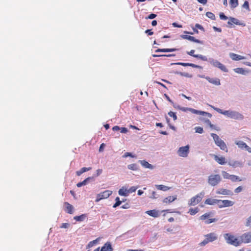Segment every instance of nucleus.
<instances>
[{"label":"nucleus","instance_id":"nucleus-1","mask_svg":"<svg viewBox=\"0 0 251 251\" xmlns=\"http://www.w3.org/2000/svg\"><path fill=\"white\" fill-rule=\"evenodd\" d=\"M224 237L227 244L235 247L240 246L239 239L234 235L229 233H226L224 235Z\"/></svg>","mask_w":251,"mask_h":251},{"label":"nucleus","instance_id":"nucleus-2","mask_svg":"<svg viewBox=\"0 0 251 251\" xmlns=\"http://www.w3.org/2000/svg\"><path fill=\"white\" fill-rule=\"evenodd\" d=\"M211 136L213 137L216 145L219 146L221 150L226 152L227 151V148L225 143L216 134L211 133Z\"/></svg>","mask_w":251,"mask_h":251},{"label":"nucleus","instance_id":"nucleus-3","mask_svg":"<svg viewBox=\"0 0 251 251\" xmlns=\"http://www.w3.org/2000/svg\"><path fill=\"white\" fill-rule=\"evenodd\" d=\"M204 237V240L199 244L201 246H204L208 243L212 242L217 239V236L216 234L214 232L205 235Z\"/></svg>","mask_w":251,"mask_h":251},{"label":"nucleus","instance_id":"nucleus-4","mask_svg":"<svg viewBox=\"0 0 251 251\" xmlns=\"http://www.w3.org/2000/svg\"><path fill=\"white\" fill-rule=\"evenodd\" d=\"M204 192L202 191L194 197L191 198L188 204L190 206H195L201 202L204 196Z\"/></svg>","mask_w":251,"mask_h":251},{"label":"nucleus","instance_id":"nucleus-5","mask_svg":"<svg viewBox=\"0 0 251 251\" xmlns=\"http://www.w3.org/2000/svg\"><path fill=\"white\" fill-rule=\"evenodd\" d=\"M221 180V176L219 175H211L208 177V182L213 186L217 185Z\"/></svg>","mask_w":251,"mask_h":251},{"label":"nucleus","instance_id":"nucleus-6","mask_svg":"<svg viewBox=\"0 0 251 251\" xmlns=\"http://www.w3.org/2000/svg\"><path fill=\"white\" fill-rule=\"evenodd\" d=\"M240 245L242 244H248L251 242V232H247L242 234L239 238Z\"/></svg>","mask_w":251,"mask_h":251},{"label":"nucleus","instance_id":"nucleus-7","mask_svg":"<svg viewBox=\"0 0 251 251\" xmlns=\"http://www.w3.org/2000/svg\"><path fill=\"white\" fill-rule=\"evenodd\" d=\"M210 216V213H206L204 214L203 215H201L200 219L201 220L204 221V223L206 224H209L210 223L215 222L217 221L218 219L216 218H211L209 219V218Z\"/></svg>","mask_w":251,"mask_h":251},{"label":"nucleus","instance_id":"nucleus-8","mask_svg":"<svg viewBox=\"0 0 251 251\" xmlns=\"http://www.w3.org/2000/svg\"><path fill=\"white\" fill-rule=\"evenodd\" d=\"M189 152V146L187 145L184 147L179 148L177 151L179 156L183 157H186Z\"/></svg>","mask_w":251,"mask_h":251},{"label":"nucleus","instance_id":"nucleus-9","mask_svg":"<svg viewBox=\"0 0 251 251\" xmlns=\"http://www.w3.org/2000/svg\"><path fill=\"white\" fill-rule=\"evenodd\" d=\"M112 193V192L110 190H105L103 192L99 194L97 197V201H98L102 199H106L108 198Z\"/></svg>","mask_w":251,"mask_h":251},{"label":"nucleus","instance_id":"nucleus-10","mask_svg":"<svg viewBox=\"0 0 251 251\" xmlns=\"http://www.w3.org/2000/svg\"><path fill=\"white\" fill-rule=\"evenodd\" d=\"M180 37L182 38V39H186V40H188L190 41H192V42H195V43H199V44H203L202 42L200 40H198V39H196L193 36H190V35H180Z\"/></svg>","mask_w":251,"mask_h":251},{"label":"nucleus","instance_id":"nucleus-11","mask_svg":"<svg viewBox=\"0 0 251 251\" xmlns=\"http://www.w3.org/2000/svg\"><path fill=\"white\" fill-rule=\"evenodd\" d=\"M230 118L235 120H243L244 119V116L238 112L232 111Z\"/></svg>","mask_w":251,"mask_h":251},{"label":"nucleus","instance_id":"nucleus-12","mask_svg":"<svg viewBox=\"0 0 251 251\" xmlns=\"http://www.w3.org/2000/svg\"><path fill=\"white\" fill-rule=\"evenodd\" d=\"M213 65L214 66L220 69L222 71H223L225 72H227L228 71L226 67L224 65H223V64H222L221 63H220V62H219L218 61L216 60V61H214L213 62Z\"/></svg>","mask_w":251,"mask_h":251},{"label":"nucleus","instance_id":"nucleus-13","mask_svg":"<svg viewBox=\"0 0 251 251\" xmlns=\"http://www.w3.org/2000/svg\"><path fill=\"white\" fill-rule=\"evenodd\" d=\"M205 78L209 82L215 85H220L221 84L220 80L218 78H210L209 76H206Z\"/></svg>","mask_w":251,"mask_h":251},{"label":"nucleus","instance_id":"nucleus-14","mask_svg":"<svg viewBox=\"0 0 251 251\" xmlns=\"http://www.w3.org/2000/svg\"><path fill=\"white\" fill-rule=\"evenodd\" d=\"M216 194L224 195H232V193L229 190H227L224 188H220L217 191Z\"/></svg>","mask_w":251,"mask_h":251},{"label":"nucleus","instance_id":"nucleus-15","mask_svg":"<svg viewBox=\"0 0 251 251\" xmlns=\"http://www.w3.org/2000/svg\"><path fill=\"white\" fill-rule=\"evenodd\" d=\"M64 204L66 206V208L65 209V211L70 214H72L74 212V207L72 205L70 204L68 202H65L64 203Z\"/></svg>","mask_w":251,"mask_h":251},{"label":"nucleus","instance_id":"nucleus-16","mask_svg":"<svg viewBox=\"0 0 251 251\" xmlns=\"http://www.w3.org/2000/svg\"><path fill=\"white\" fill-rule=\"evenodd\" d=\"M214 158L216 162H217L219 164L221 165H224L226 164V162L225 157L223 156L220 157L217 155H214Z\"/></svg>","mask_w":251,"mask_h":251},{"label":"nucleus","instance_id":"nucleus-17","mask_svg":"<svg viewBox=\"0 0 251 251\" xmlns=\"http://www.w3.org/2000/svg\"><path fill=\"white\" fill-rule=\"evenodd\" d=\"M176 199L177 196L176 195L173 196H170L164 199V200H163V202L165 203H169L174 201Z\"/></svg>","mask_w":251,"mask_h":251},{"label":"nucleus","instance_id":"nucleus-18","mask_svg":"<svg viewBox=\"0 0 251 251\" xmlns=\"http://www.w3.org/2000/svg\"><path fill=\"white\" fill-rule=\"evenodd\" d=\"M100 251H113V248L110 243H106L101 248Z\"/></svg>","mask_w":251,"mask_h":251},{"label":"nucleus","instance_id":"nucleus-19","mask_svg":"<svg viewBox=\"0 0 251 251\" xmlns=\"http://www.w3.org/2000/svg\"><path fill=\"white\" fill-rule=\"evenodd\" d=\"M230 57L233 60H240L245 59V57L244 56H241L240 55H238L234 53H230Z\"/></svg>","mask_w":251,"mask_h":251},{"label":"nucleus","instance_id":"nucleus-20","mask_svg":"<svg viewBox=\"0 0 251 251\" xmlns=\"http://www.w3.org/2000/svg\"><path fill=\"white\" fill-rule=\"evenodd\" d=\"M146 213L149 215L154 218H156L159 216V212L156 210H148L147 211Z\"/></svg>","mask_w":251,"mask_h":251},{"label":"nucleus","instance_id":"nucleus-21","mask_svg":"<svg viewBox=\"0 0 251 251\" xmlns=\"http://www.w3.org/2000/svg\"><path fill=\"white\" fill-rule=\"evenodd\" d=\"M221 202L223 203V205L220 206L223 207L232 206L234 203L233 201L227 200H223Z\"/></svg>","mask_w":251,"mask_h":251},{"label":"nucleus","instance_id":"nucleus-22","mask_svg":"<svg viewBox=\"0 0 251 251\" xmlns=\"http://www.w3.org/2000/svg\"><path fill=\"white\" fill-rule=\"evenodd\" d=\"M139 162L145 168H149L150 169H152L153 168V167L152 165L149 163L147 161H146L145 160H140Z\"/></svg>","mask_w":251,"mask_h":251},{"label":"nucleus","instance_id":"nucleus-23","mask_svg":"<svg viewBox=\"0 0 251 251\" xmlns=\"http://www.w3.org/2000/svg\"><path fill=\"white\" fill-rule=\"evenodd\" d=\"M176 49H158L155 51V52H172L176 50Z\"/></svg>","mask_w":251,"mask_h":251},{"label":"nucleus","instance_id":"nucleus-24","mask_svg":"<svg viewBox=\"0 0 251 251\" xmlns=\"http://www.w3.org/2000/svg\"><path fill=\"white\" fill-rule=\"evenodd\" d=\"M92 169L91 167H83L80 170L76 171V174L77 176H80L82 173L90 171Z\"/></svg>","mask_w":251,"mask_h":251},{"label":"nucleus","instance_id":"nucleus-25","mask_svg":"<svg viewBox=\"0 0 251 251\" xmlns=\"http://www.w3.org/2000/svg\"><path fill=\"white\" fill-rule=\"evenodd\" d=\"M204 203L208 205H214L217 203V199L208 198L205 201Z\"/></svg>","mask_w":251,"mask_h":251},{"label":"nucleus","instance_id":"nucleus-26","mask_svg":"<svg viewBox=\"0 0 251 251\" xmlns=\"http://www.w3.org/2000/svg\"><path fill=\"white\" fill-rule=\"evenodd\" d=\"M118 193L119 195L122 196H127L128 194L127 190L124 187L119 189Z\"/></svg>","mask_w":251,"mask_h":251},{"label":"nucleus","instance_id":"nucleus-27","mask_svg":"<svg viewBox=\"0 0 251 251\" xmlns=\"http://www.w3.org/2000/svg\"><path fill=\"white\" fill-rule=\"evenodd\" d=\"M87 217V215L85 214H82L79 216H76L74 217V219L78 222H81L84 221Z\"/></svg>","mask_w":251,"mask_h":251},{"label":"nucleus","instance_id":"nucleus-28","mask_svg":"<svg viewBox=\"0 0 251 251\" xmlns=\"http://www.w3.org/2000/svg\"><path fill=\"white\" fill-rule=\"evenodd\" d=\"M155 187L160 190H162L163 191H166L170 189V188L168 186L163 185H156Z\"/></svg>","mask_w":251,"mask_h":251},{"label":"nucleus","instance_id":"nucleus-29","mask_svg":"<svg viewBox=\"0 0 251 251\" xmlns=\"http://www.w3.org/2000/svg\"><path fill=\"white\" fill-rule=\"evenodd\" d=\"M235 144L241 149H244L246 147L247 144L242 141H237Z\"/></svg>","mask_w":251,"mask_h":251},{"label":"nucleus","instance_id":"nucleus-30","mask_svg":"<svg viewBox=\"0 0 251 251\" xmlns=\"http://www.w3.org/2000/svg\"><path fill=\"white\" fill-rule=\"evenodd\" d=\"M229 3L231 8H235L238 5V0H230Z\"/></svg>","mask_w":251,"mask_h":251},{"label":"nucleus","instance_id":"nucleus-31","mask_svg":"<svg viewBox=\"0 0 251 251\" xmlns=\"http://www.w3.org/2000/svg\"><path fill=\"white\" fill-rule=\"evenodd\" d=\"M199 211V209L198 207H196L195 208H190L189 210V213L191 215H194L196 213H197Z\"/></svg>","mask_w":251,"mask_h":251},{"label":"nucleus","instance_id":"nucleus-32","mask_svg":"<svg viewBox=\"0 0 251 251\" xmlns=\"http://www.w3.org/2000/svg\"><path fill=\"white\" fill-rule=\"evenodd\" d=\"M230 180L232 182L241 181L242 180V179H240L238 176L233 175H231Z\"/></svg>","mask_w":251,"mask_h":251},{"label":"nucleus","instance_id":"nucleus-33","mask_svg":"<svg viewBox=\"0 0 251 251\" xmlns=\"http://www.w3.org/2000/svg\"><path fill=\"white\" fill-rule=\"evenodd\" d=\"M127 168L128 169L133 171H136L138 170V166L136 164H129L127 166Z\"/></svg>","mask_w":251,"mask_h":251},{"label":"nucleus","instance_id":"nucleus-34","mask_svg":"<svg viewBox=\"0 0 251 251\" xmlns=\"http://www.w3.org/2000/svg\"><path fill=\"white\" fill-rule=\"evenodd\" d=\"M90 179V177H88L87 178H86L85 179H84L83 181L81 182H79L77 184H76V186L78 187H80L83 185H86L87 182L88 181V180H89Z\"/></svg>","mask_w":251,"mask_h":251},{"label":"nucleus","instance_id":"nucleus-35","mask_svg":"<svg viewBox=\"0 0 251 251\" xmlns=\"http://www.w3.org/2000/svg\"><path fill=\"white\" fill-rule=\"evenodd\" d=\"M116 202L114 204L113 207L116 208V207L119 206L122 203V201L120 200V198L119 197H116L115 199Z\"/></svg>","mask_w":251,"mask_h":251},{"label":"nucleus","instance_id":"nucleus-36","mask_svg":"<svg viewBox=\"0 0 251 251\" xmlns=\"http://www.w3.org/2000/svg\"><path fill=\"white\" fill-rule=\"evenodd\" d=\"M222 174L224 178L230 179L231 175L229 174L226 171H222Z\"/></svg>","mask_w":251,"mask_h":251},{"label":"nucleus","instance_id":"nucleus-37","mask_svg":"<svg viewBox=\"0 0 251 251\" xmlns=\"http://www.w3.org/2000/svg\"><path fill=\"white\" fill-rule=\"evenodd\" d=\"M234 71L238 74H244L245 73V70L242 68H236L234 69Z\"/></svg>","mask_w":251,"mask_h":251},{"label":"nucleus","instance_id":"nucleus-38","mask_svg":"<svg viewBox=\"0 0 251 251\" xmlns=\"http://www.w3.org/2000/svg\"><path fill=\"white\" fill-rule=\"evenodd\" d=\"M194 57L200 58L203 61H207V58L205 56L201 54H197L194 55Z\"/></svg>","mask_w":251,"mask_h":251},{"label":"nucleus","instance_id":"nucleus-39","mask_svg":"<svg viewBox=\"0 0 251 251\" xmlns=\"http://www.w3.org/2000/svg\"><path fill=\"white\" fill-rule=\"evenodd\" d=\"M97 243V239L90 242L87 245V248H90L94 246Z\"/></svg>","mask_w":251,"mask_h":251},{"label":"nucleus","instance_id":"nucleus-40","mask_svg":"<svg viewBox=\"0 0 251 251\" xmlns=\"http://www.w3.org/2000/svg\"><path fill=\"white\" fill-rule=\"evenodd\" d=\"M206 16L208 18H210V19H211L212 20H214L215 18V15L213 13L210 12H206Z\"/></svg>","mask_w":251,"mask_h":251},{"label":"nucleus","instance_id":"nucleus-41","mask_svg":"<svg viewBox=\"0 0 251 251\" xmlns=\"http://www.w3.org/2000/svg\"><path fill=\"white\" fill-rule=\"evenodd\" d=\"M230 21L232 23H233V24H234L235 25H241L238 19H236V18H230Z\"/></svg>","mask_w":251,"mask_h":251},{"label":"nucleus","instance_id":"nucleus-42","mask_svg":"<svg viewBox=\"0 0 251 251\" xmlns=\"http://www.w3.org/2000/svg\"><path fill=\"white\" fill-rule=\"evenodd\" d=\"M175 56V54H160V55L153 54L152 55V56L153 57H161V56L171 57V56Z\"/></svg>","mask_w":251,"mask_h":251},{"label":"nucleus","instance_id":"nucleus-43","mask_svg":"<svg viewBox=\"0 0 251 251\" xmlns=\"http://www.w3.org/2000/svg\"><path fill=\"white\" fill-rule=\"evenodd\" d=\"M137 188V186L131 187L128 190H127L128 194L135 192Z\"/></svg>","mask_w":251,"mask_h":251},{"label":"nucleus","instance_id":"nucleus-44","mask_svg":"<svg viewBox=\"0 0 251 251\" xmlns=\"http://www.w3.org/2000/svg\"><path fill=\"white\" fill-rule=\"evenodd\" d=\"M196 132L202 133L203 132V128L200 126H197L195 128Z\"/></svg>","mask_w":251,"mask_h":251},{"label":"nucleus","instance_id":"nucleus-45","mask_svg":"<svg viewBox=\"0 0 251 251\" xmlns=\"http://www.w3.org/2000/svg\"><path fill=\"white\" fill-rule=\"evenodd\" d=\"M168 115L171 117H173L174 120H176V119H177V116L176 114V113L174 112H172V111H170L169 113H168Z\"/></svg>","mask_w":251,"mask_h":251},{"label":"nucleus","instance_id":"nucleus-46","mask_svg":"<svg viewBox=\"0 0 251 251\" xmlns=\"http://www.w3.org/2000/svg\"><path fill=\"white\" fill-rule=\"evenodd\" d=\"M189 110L190 111H191L192 113H194V114H201V113H202V111H198L197 110H196V109H193V108H189Z\"/></svg>","mask_w":251,"mask_h":251},{"label":"nucleus","instance_id":"nucleus-47","mask_svg":"<svg viewBox=\"0 0 251 251\" xmlns=\"http://www.w3.org/2000/svg\"><path fill=\"white\" fill-rule=\"evenodd\" d=\"M232 111L230 110H225L223 112V115L228 116V117H230V114Z\"/></svg>","mask_w":251,"mask_h":251},{"label":"nucleus","instance_id":"nucleus-48","mask_svg":"<svg viewBox=\"0 0 251 251\" xmlns=\"http://www.w3.org/2000/svg\"><path fill=\"white\" fill-rule=\"evenodd\" d=\"M243 190V187L241 186H238L237 188H236L235 190H234V192L235 193H239L240 192H241Z\"/></svg>","mask_w":251,"mask_h":251},{"label":"nucleus","instance_id":"nucleus-49","mask_svg":"<svg viewBox=\"0 0 251 251\" xmlns=\"http://www.w3.org/2000/svg\"><path fill=\"white\" fill-rule=\"evenodd\" d=\"M220 18L221 19L223 20H226L227 19V17L223 13L220 14Z\"/></svg>","mask_w":251,"mask_h":251},{"label":"nucleus","instance_id":"nucleus-50","mask_svg":"<svg viewBox=\"0 0 251 251\" xmlns=\"http://www.w3.org/2000/svg\"><path fill=\"white\" fill-rule=\"evenodd\" d=\"M156 15L154 13H151L150 14L146 19H153L156 17Z\"/></svg>","mask_w":251,"mask_h":251},{"label":"nucleus","instance_id":"nucleus-51","mask_svg":"<svg viewBox=\"0 0 251 251\" xmlns=\"http://www.w3.org/2000/svg\"><path fill=\"white\" fill-rule=\"evenodd\" d=\"M243 6L246 9H249V4L248 1H245L243 5Z\"/></svg>","mask_w":251,"mask_h":251},{"label":"nucleus","instance_id":"nucleus-52","mask_svg":"<svg viewBox=\"0 0 251 251\" xmlns=\"http://www.w3.org/2000/svg\"><path fill=\"white\" fill-rule=\"evenodd\" d=\"M212 107L218 113L223 114V112L224 111H223L222 109L217 107H215L214 106H212Z\"/></svg>","mask_w":251,"mask_h":251},{"label":"nucleus","instance_id":"nucleus-53","mask_svg":"<svg viewBox=\"0 0 251 251\" xmlns=\"http://www.w3.org/2000/svg\"><path fill=\"white\" fill-rule=\"evenodd\" d=\"M120 130H121V132L123 133H126L128 131L127 128L125 127L120 128Z\"/></svg>","mask_w":251,"mask_h":251},{"label":"nucleus","instance_id":"nucleus-54","mask_svg":"<svg viewBox=\"0 0 251 251\" xmlns=\"http://www.w3.org/2000/svg\"><path fill=\"white\" fill-rule=\"evenodd\" d=\"M195 27L201 30H202V31L204 30V28L202 27V26H201V25H200L199 24H196L195 25Z\"/></svg>","mask_w":251,"mask_h":251},{"label":"nucleus","instance_id":"nucleus-55","mask_svg":"<svg viewBox=\"0 0 251 251\" xmlns=\"http://www.w3.org/2000/svg\"><path fill=\"white\" fill-rule=\"evenodd\" d=\"M69 226V224L68 223H63L60 226V228H68Z\"/></svg>","mask_w":251,"mask_h":251},{"label":"nucleus","instance_id":"nucleus-56","mask_svg":"<svg viewBox=\"0 0 251 251\" xmlns=\"http://www.w3.org/2000/svg\"><path fill=\"white\" fill-rule=\"evenodd\" d=\"M189 66H191V67H192L193 68H201V67L199 66V65H196V64H194L193 63H189Z\"/></svg>","mask_w":251,"mask_h":251},{"label":"nucleus","instance_id":"nucleus-57","mask_svg":"<svg viewBox=\"0 0 251 251\" xmlns=\"http://www.w3.org/2000/svg\"><path fill=\"white\" fill-rule=\"evenodd\" d=\"M246 225L247 226H251V216L248 218Z\"/></svg>","mask_w":251,"mask_h":251},{"label":"nucleus","instance_id":"nucleus-58","mask_svg":"<svg viewBox=\"0 0 251 251\" xmlns=\"http://www.w3.org/2000/svg\"><path fill=\"white\" fill-rule=\"evenodd\" d=\"M223 200H217V203L216 204H218L219 208H223V206H221L220 205H223V203L220 202H222Z\"/></svg>","mask_w":251,"mask_h":251},{"label":"nucleus","instance_id":"nucleus-59","mask_svg":"<svg viewBox=\"0 0 251 251\" xmlns=\"http://www.w3.org/2000/svg\"><path fill=\"white\" fill-rule=\"evenodd\" d=\"M172 25L174 27H179V28H181L182 27V25H179L177 23H173L172 24Z\"/></svg>","mask_w":251,"mask_h":251},{"label":"nucleus","instance_id":"nucleus-60","mask_svg":"<svg viewBox=\"0 0 251 251\" xmlns=\"http://www.w3.org/2000/svg\"><path fill=\"white\" fill-rule=\"evenodd\" d=\"M189 63H182V62H178V63H176V64H177V65H181V66H183L186 67V66H189Z\"/></svg>","mask_w":251,"mask_h":251},{"label":"nucleus","instance_id":"nucleus-61","mask_svg":"<svg viewBox=\"0 0 251 251\" xmlns=\"http://www.w3.org/2000/svg\"><path fill=\"white\" fill-rule=\"evenodd\" d=\"M194 52H195V50H191L190 51L188 52H187V53H188L189 55H191V56H192L194 57V55H196V54H194Z\"/></svg>","mask_w":251,"mask_h":251},{"label":"nucleus","instance_id":"nucleus-62","mask_svg":"<svg viewBox=\"0 0 251 251\" xmlns=\"http://www.w3.org/2000/svg\"><path fill=\"white\" fill-rule=\"evenodd\" d=\"M209 126L211 128L215 129H216L217 130H220V128L219 127H216L215 126H214V125H213L212 124L209 125Z\"/></svg>","mask_w":251,"mask_h":251},{"label":"nucleus","instance_id":"nucleus-63","mask_svg":"<svg viewBox=\"0 0 251 251\" xmlns=\"http://www.w3.org/2000/svg\"><path fill=\"white\" fill-rule=\"evenodd\" d=\"M146 33H148L149 35H152L153 34V32L151 31V29H147L145 31Z\"/></svg>","mask_w":251,"mask_h":251},{"label":"nucleus","instance_id":"nucleus-64","mask_svg":"<svg viewBox=\"0 0 251 251\" xmlns=\"http://www.w3.org/2000/svg\"><path fill=\"white\" fill-rule=\"evenodd\" d=\"M105 146V144L104 143H102L100 145V148H99V151L100 152L102 151L103 150V148Z\"/></svg>","mask_w":251,"mask_h":251}]
</instances>
